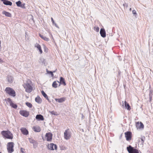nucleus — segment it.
I'll use <instances>...</instances> for the list:
<instances>
[{
    "instance_id": "nucleus-1",
    "label": "nucleus",
    "mask_w": 153,
    "mask_h": 153,
    "mask_svg": "<svg viewBox=\"0 0 153 153\" xmlns=\"http://www.w3.org/2000/svg\"><path fill=\"white\" fill-rule=\"evenodd\" d=\"M25 89V91L27 93L31 92L33 90L31 85V82L30 81L25 83L23 85Z\"/></svg>"
},
{
    "instance_id": "nucleus-2",
    "label": "nucleus",
    "mask_w": 153,
    "mask_h": 153,
    "mask_svg": "<svg viewBox=\"0 0 153 153\" xmlns=\"http://www.w3.org/2000/svg\"><path fill=\"white\" fill-rule=\"evenodd\" d=\"M2 135L5 138L12 139L13 138V134L9 131H3L1 132Z\"/></svg>"
},
{
    "instance_id": "nucleus-3",
    "label": "nucleus",
    "mask_w": 153,
    "mask_h": 153,
    "mask_svg": "<svg viewBox=\"0 0 153 153\" xmlns=\"http://www.w3.org/2000/svg\"><path fill=\"white\" fill-rule=\"evenodd\" d=\"M6 93L9 95L14 97L16 95L15 91L12 88L10 87H7L5 89Z\"/></svg>"
},
{
    "instance_id": "nucleus-4",
    "label": "nucleus",
    "mask_w": 153,
    "mask_h": 153,
    "mask_svg": "<svg viewBox=\"0 0 153 153\" xmlns=\"http://www.w3.org/2000/svg\"><path fill=\"white\" fill-rule=\"evenodd\" d=\"M14 144L13 142H10L8 143L7 145V149L9 153H11L14 151L13 148Z\"/></svg>"
},
{
    "instance_id": "nucleus-5",
    "label": "nucleus",
    "mask_w": 153,
    "mask_h": 153,
    "mask_svg": "<svg viewBox=\"0 0 153 153\" xmlns=\"http://www.w3.org/2000/svg\"><path fill=\"white\" fill-rule=\"evenodd\" d=\"M64 134V138L66 140L69 139L71 136V133L69 129L66 130Z\"/></svg>"
},
{
    "instance_id": "nucleus-6",
    "label": "nucleus",
    "mask_w": 153,
    "mask_h": 153,
    "mask_svg": "<svg viewBox=\"0 0 153 153\" xmlns=\"http://www.w3.org/2000/svg\"><path fill=\"white\" fill-rule=\"evenodd\" d=\"M127 149L129 153H139L138 150L129 145L127 147Z\"/></svg>"
},
{
    "instance_id": "nucleus-7",
    "label": "nucleus",
    "mask_w": 153,
    "mask_h": 153,
    "mask_svg": "<svg viewBox=\"0 0 153 153\" xmlns=\"http://www.w3.org/2000/svg\"><path fill=\"white\" fill-rule=\"evenodd\" d=\"M47 147L48 149L51 150H53L54 149L56 150L57 148L56 145L53 143L48 144L47 146Z\"/></svg>"
},
{
    "instance_id": "nucleus-8",
    "label": "nucleus",
    "mask_w": 153,
    "mask_h": 153,
    "mask_svg": "<svg viewBox=\"0 0 153 153\" xmlns=\"http://www.w3.org/2000/svg\"><path fill=\"white\" fill-rule=\"evenodd\" d=\"M125 137L127 141H130L131 139L132 133L130 131H127L125 133Z\"/></svg>"
},
{
    "instance_id": "nucleus-9",
    "label": "nucleus",
    "mask_w": 153,
    "mask_h": 153,
    "mask_svg": "<svg viewBox=\"0 0 153 153\" xmlns=\"http://www.w3.org/2000/svg\"><path fill=\"white\" fill-rule=\"evenodd\" d=\"M6 101L9 102L10 106L12 108L16 109L17 108V105L16 104L14 103L10 98H7L5 100Z\"/></svg>"
},
{
    "instance_id": "nucleus-10",
    "label": "nucleus",
    "mask_w": 153,
    "mask_h": 153,
    "mask_svg": "<svg viewBox=\"0 0 153 153\" xmlns=\"http://www.w3.org/2000/svg\"><path fill=\"white\" fill-rule=\"evenodd\" d=\"M19 113L20 115L25 117H27L29 115L28 111L25 110H20Z\"/></svg>"
},
{
    "instance_id": "nucleus-11",
    "label": "nucleus",
    "mask_w": 153,
    "mask_h": 153,
    "mask_svg": "<svg viewBox=\"0 0 153 153\" xmlns=\"http://www.w3.org/2000/svg\"><path fill=\"white\" fill-rule=\"evenodd\" d=\"M52 134L50 133H46L45 137L47 140L48 141H51L52 138Z\"/></svg>"
},
{
    "instance_id": "nucleus-12",
    "label": "nucleus",
    "mask_w": 153,
    "mask_h": 153,
    "mask_svg": "<svg viewBox=\"0 0 153 153\" xmlns=\"http://www.w3.org/2000/svg\"><path fill=\"white\" fill-rule=\"evenodd\" d=\"M136 126L137 129L143 128L144 127L143 123L141 122H136Z\"/></svg>"
},
{
    "instance_id": "nucleus-13",
    "label": "nucleus",
    "mask_w": 153,
    "mask_h": 153,
    "mask_svg": "<svg viewBox=\"0 0 153 153\" xmlns=\"http://www.w3.org/2000/svg\"><path fill=\"white\" fill-rule=\"evenodd\" d=\"M22 133L24 135H27L28 134V131L27 129L24 128H22L20 129Z\"/></svg>"
},
{
    "instance_id": "nucleus-14",
    "label": "nucleus",
    "mask_w": 153,
    "mask_h": 153,
    "mask_svg": "<svg viewBox=\"0 0 153 153\" xmlns=\"http://www.w3.org/2000/svg\"><path fill=\"white\" fill-rule=\"evenodd\" d=\"M59 86H60V85H62L64 86L66 85V83L65 82V79H64L62 77H60V81L59 82Z\"/></svg>"
},
{
    "instance_id": "nucleus-15",
    "label": "nucleus",
    "mask_w": 153,
    "mask_h": 153,
    "mask_svg": "<svg viewBox=\"0 0 153 153\" xmlns=\"http://www.w3.org/2000/svg\"><path fill=\"white\" fill-rule=\"evenodd\" d=\"M100 33L102 37L104 38L105 37L106 33L105 30L104 28H101L100 31Z\"/></svg>"
},
{
    "instance_id": "nucleus-16",
    "label": "nucleus",
    "mask_w": 153,
    "mask_h": 153,
    "mask_svg": "<svg viewBox=\"0 0 153 153\" xmlns=\"http://www.w3.org/2000/svg\"><path fill=\"white\" fill-rule=\"evenodd\" d=\"M66 98L65 97H62L60 98L59 99H55V100L56 102H58L59 103H61L64 102L66 100Z\"/></svg>"
},
{
    "instance_id": "nucleus-17",
    "label": "nucleus",
    "mask_w": 153,
    "mask_h": 153,
    "mask_svg": "<svg viewBox=\"0 0 153 153\" xmlns=\"http://www.w3.org/2000/svg\"><path fill=\"white\" fill-rule=\"evenodd\" d=\"M16 4L17 6L18 7H20L22 8H25V4H22L21 2L20 1L16 2Z\"/></svg>"
},
{
    "instance_id": "nucleus-18",
    "label": "nucleus",
    "mask_w": 153,
    "mask_h": 153,
    "mask_svg": "<svg viewBox=\"0 0 153 153\" xmlns=\"http://www.w3.org/2000/svg\"><path fill=\"white\" fill-rule=\"evenodd\" d=\"M1 1L3 2V3L5 5L10 6H11L12 5V3L10 1L6 0H1Z\"/></svg>"
},
{
    "instance_id": "nucleus-19",
    "label": "nucleus",
    "mask_w": 153,
    "mask_h": 153,
    "mask_svg": "<svg viewBox=\"0 0 153 153\" xmlns=\"http://www.w3.org/2000/svg\"><path fill=\"white\" fill-rule=\"evenodd\" d=\"M33 130L36 132H39L41 130V129L39 126H33Z\"/></svg>"
},
{
    "instance_id": "nucleus-20",
    "label": "nucleus",
    "mask_w": 153,
    "mask_h": 153,
    "mask_svg": "<svg viewBox=\"0 0 153 153\" xmlns=\"http://www.w3.org/2000/svg\"><path fill=\"white\" fill-rule=\"evenodd\" d=\"M58 83H59V82L58 81H54L52 83V86L55 88H57L58 87Z\"/></svg>"
},
{
    "instance_id": "nucleus-21",
    "label": "nucleus",
    "mask_w": 153,
    "mask_h": 153,
    "mask_svg": "<svg viewBox=\"0 0 153 153\" xmlns=\"http://www.w3.org/2000/svg\"><path fill=\"white\" fill-rule=\"evenodd\" d=\"M36 118L39 120H44L43 116L40 114L37 115L36 116Z\"/></svg>"
},
{
    "instance_id": "nucleus-22",
    "label": "nucleus",
    "mask_w": 153,
    "mask_h": 153,
    "mask_svg": "<svg viewBox=\"0 0 153 153\" xmlns=\"http://www.w3.org/2000/svg\"><path fill=\"white\" fill-rule=\"evenodd\" d=\"M35 46L37 48L41 54H42V49L41 46L39 44H36L35 45Z\"/></svg>"
},
{
    "instance_id": "nucleus-23",
    "label": "nucleus",
    "mask_w": 153,
    "mask_h": 153,
    "mask_svg": "<svg viewBox=\"0 0 153 153\" xmlns=\"http://www.w3.org/2000/svg\"><path fill=\"white\" fill-rule=\"evenodd\" d=\"M39 36L43 40L47 41H48L49 40V39L45 36H44L43 35H41V34H39Z\"/></svg>"
},
{
    "instance_id": "nucleus-24",
    "label": "nucleus",
    "mask_w": 153,
    "mask_h": 153,
    "mask_svg": "<svg viewBox=\"0 0 153 153\" xmlns=\"http://www.w3.org/2000/svg\"><path fill=\"white\" fill-rule=\"evenodd\" d=\"M124 104L126 108L128 110L130 111L131 109V107L126 101H124Z\"/></svg>"
},
{
    "instance_id": "nucleus-25",
    "label": "nucleus",
    "mask_w": 153,
    "mask_h": 153,
    "mask_svg": "<svg viewBox=\"0 0 153 153\" xmlns=\"http://www.w3.org/2000/svg\"><path fill=\"white\" fill-rule=\"evenodd\" d=\"M35 100L36 102L39 103H40L42 101L41 99L39 96L35 98Z\"/></svg>"
},
{
    "instance_id": "nucleus-26",
    "label": "nucleus",
    "mask_w": 153,
    "mask_h": 153,
    "mask_svg": "<svg viewBox=\"0 0 153 153\" xmlns=\"http://www.w3.org/2000/svg\"><path fill=\"white\" fill-rule=\"evenodd\" d=\"M2 13L3 14H4L5 16L8 17H10L11 16V13H10L4 11Z\"/></svg>"
},
{
    "instance_id": "nucleus-27",
    "label": "nucleus",
    "mask_w": 153,
    "mask_h": 153,
    "mask_svg": "<svg viewBox=\"0 0 153 153\" xmlns=\"http://www.w3.org/2000/svg\"><path fill=\"white\" fill-rule=\"evenodd\" d=\"M41 93L42 95L47 100H48V97L47 95L45 94V93L43 91H41Z\"/></svg>"
},
{
    "instance_id": "nucleus-28",
    "label": "nucleus",
    "mask_w": 153,
    "mask_h": 153,
    "mask_svg": "<svg viewBox=\"0 0 153 153\" xmlns=\"http://www.w3.org/2000/svg\"><path fill=\"white\" fill-rule=\"evenodd\" d=\"M46 71L47 73L48 74H50L52 77H53L54 76V74H53V73H54L55 72V71H54L53 72H52L51 71H49L48 70H47Z\"/></svg>"
},
{
    "instance_id": "nucleus-29",
    "label": "nucleus",
    "mask_w": 153,
    "mask_h": 153,
    "mask_svg": "<svg viewBox=\"0 0 153 153\" xmlns=\"http://www.w3.org/2000/svg\"><path fill=\"white\" fill-rule=\"evenodd\" d=\"M94 30L97 32H98L99 31L100 28L98 26H95L94 27Z\"/></svg>"
},
{
    "instance_id": "nucleus-30",
    "label": "nucleus",
    "mask_w": 153,
    "mask_h": 153,
    "mask_svg": "<svg viewBox=\"0 0 153 153\" xmlns=\"http://www.w3.org/2000/svg\"><path fill=\"white\" fill-rule=\"evenodd\" d=\"M25 104L29 108H31L32 107V105L31 103L29 102H26Z\"/></svg>"
},
{
    "instance_id": "nucleus-31",
    "label": "nucleus",
    "mask_w": 153,
    "mask_h": 153,
    "mask_svg": "<svg viewBox=\"0 0 153 153\" xmlns=\"http://www.w3.org/2000/svg\"><path fill=\"white\" fill-rule=\"evenodd\" d=\"M29 141L31 143H35V141L34 140L31 138L29 139Z\"/></svg>"
},
{
    "instance_id": "nucleus-32",
    "label": "nucleus",
    "mask_w": 153,
    "mask_h": 153,
    "mask_svg": "<svg viewBox=\"0 0 153 153\" xmlns=\"http://www.w3.org/2000/svg\"><path fill=\"white\" fill-rule=\"evenodd\" d=\"M50 113L52 114H53L54 115H56V112H55L54 111H52L51 112H50Z\"/></svg>"
},
{
    "instance_id": "nucleus-33",
    "label": "nucleus",
    "mask_w": 153,
    "mask_h": 153,
    "mask_svg": "<svg viewBox=\"0 0 153 153\" xmlns=\"http://www.w3.org/2000/svg\"><path fill=\"white\" fill-rule=\"evenodd\" d=\"M145 139V137H142L140 138V139L141 140V141H142V143H144V140Z\"/></svg>"
},
{
    "instance_id": "nucleus-34",
    "label": "nucleus",
    "mask_w": 153,
    "mask_h": 153,
    "mask_svg": "<svg viewBox=\"0 0 153 153\" xmlns=\"http://www.w3.org/2000/svg\"><path fill=\"white\" fill-rule=\"evenodd\" d=\"M132 13H133V14L134 15H137L136 11L134 10H133V11H132Z\"/></svg>"
},
{
    "instance_id": "nucleus-35",
    "label": "nucleus",
    "mask_w": 153,
    "mask_h": 153,
    "mask_svg": "<svg viewBox=\"0 0 153 153\" xmlns=\"http://www.w3.org/2000/svg\"><path fill=\"white\" fill-rule=\"evenodd\" d=\"M25 150V149L22 148H21V152H22V153H24V150Z\"/></svg>"
},
{
    "instance_id": "nucleus-36",
    "label": "nucleus",
    "mask_w": 153,
    "mask_h": 153,
    "mask_svg": "<svg viewBox=\"0 0 153 153\" xmlns=\"http://www.w3.org/2000/svg\"><path fill=\"white\" fill-rule=\"evenodd\" d=\"M51 21H52L53 24H54V20L52 18H51Z\"/></svg>"
},
{
    "instance_id": "nucleus-37",
    "label": "nucleus",
    "mask_w": 153,
    "mask_h": 153,
    "mask_svg": "<svg viewBox=\"0 0 153 153\" xmlns=\"http://www.w3.org/2000/svg\"><path fill=\"white\" fill-rule=\"evenodd\" d=\"M3 62V60L2 59H0V62L1 63V62Z\"/></svg>"
},
{
    "instance_id": "nucleus-38",
    "label": "nucleus",
    "mask_w": 153,
    "mask_h": 153,
    "mask_svg": "<svg viewBox=\"0 0 153 153\" xmlns=\"http://www.w3.org/2000/svg\"><path fill=\"white\" fill-rule=\"evenodd\" d=\"M1 42L0 41V47H1Z\"/></svg>"
},
{
    "instance_id": "nucleus-39",
    "label": "nucleus",
    "mask_w": 153,
    "mask_h": 153,
    "mask_svg": "<svg viewBox=\"0 0 153 153\" xmlns=\"http://www.w3.org/2000/svg\"><path fill=\"white\" fill-rule=\"evenodd\" d=\"M129 10H130V11H131V8H130L129 9Z\"/></svg>"
},
{
    "instance_id": "nucleus-40",
    "label": "nucleus",
    "mask_w": 153,
    "mask_h": 153,
    "mask_svg": "<svg viewBox=\"0 0 153 153\" xmlns=\"http://www.w3.org/2000/svg\"><path fill=\"white\" fill-rule=\"evenodd\" d=\"M0 153H1V152H0Z\"/></svg>"
}]
</instances>
